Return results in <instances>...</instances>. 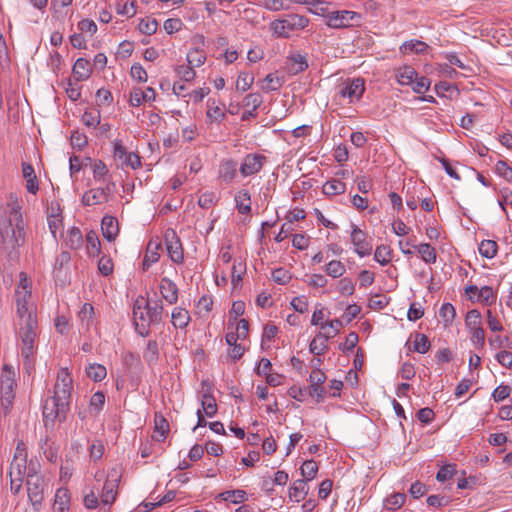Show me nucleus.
Returning a JSON list of instances; mask_svg holds the SVG:
<instances>
[{"label": "nucleus", "mask_w": 512, "mask_h": 512, "mask_svg": "<svg viewBox=\"0 0 512 512\" xmlns=\"http://www.w3.org/2000/svg\"><path fill=\"white\" fill-rule=\"evenodd\" d=\"M19 276L20 281L15 291L16 313L19 318L17 336L20 340L23 369L30 375L35 368L38 323L33 307L28 303L31 298V290L27 276L24 272H21Z\"/></svg>", "instance_id": "f257e3e1"}, {"label": "nucleus", "mask_w": 512, "mask_h": 512, "mask_svg": "<svg viewBox=\"0 0 512 512\" xmlns=\"http://www.w3.org/2000/svg\"><path fill=\"white\" fill-rule=\"evenodd\" d=\"M73 380L67 368L59 370L53 388V395L42 406L43 421L46 428H53L56 421L64 422L70 410Z\"/></svg>", "instance_id": "f03ea898"}, {"label": "nucleus", "mask_w": 512, "mask_h": 512, "mask_svg": "<svg viewBox=\"0 0 512 512\" xmlns=\"http://www.w3.org/2000/svg\"><path fill=\"white\" fill-rule=\"evenodd\" d=\"M308 24L309 19L303 15L287 14L271 22L270 29L278 38H289L294 32L306 28Z\"/></svg>", "instance_id": "7ed1b4c3"}, {"label": "nucleus", "mask_w": 512, "mask_h": 512, "mask_svg": "<svg viewBox=\"0 0 512 512\" xmlns=\"http://www.w3.org/2000/svg\"><path fill=\"white\" fill-rule=\"evenodd\" d=\"M16 386L15 372L10 365L5 364L0 376V402L4 416H7L12 409Z\"/></svg>", "instance_id": "20e7f679"}, {"label": "nucleus", "mask_w": 512, "mask_h": 512, "mask_svg": "<svg viewBox=\"0 0 512 512\" xmlns=\"http://www.w3.org/2000/svg\"><path fill=\"white\" fill-rule=\"evenodd\" d=\"M360 19L361 15L359 13L350 10H336L326 14L327 26L334 29L349 27L354 22H359Z\"/></svg>", "instance_id": "39448f33"}, {"label": "nucleus", "mask_w": 512, "mask_h": 512, "mask_svg": "<svg viewBox=\"0 0 512 512\" xmlns=\"http://www.w3.org/2000/svg\"><path fill=\"white\" fill-rule=\"evenodd\" d=\"M27 452L23 442H18L14 458L10 464V480H24L27 470Z\"/></svg>", "instance_id": "423d86ee"}, {"label": "nucleus", "mask_w": 512, "mask_h": 512, "mask_svg": "<svg viewBox=\"0 0 512 512\" xmlns=\"http://www.w3.org/2000/svg\"><path fill=\"white\" fill-rule=\"evenodd\" d=\"M166 250L173 263L181 264L184 261L182 243L174 229H167L164 234Z\"/></svg>", "instance_id": "0eeeda50"}, {"label": "nucleus", "mask_w": 512, "mask_h": 512, "mask_svg": "<svg viewBox=\"0 0 512 512\" xmlns=\"http://www.w3.org/2000/svg\"><path fill=\"white\" fill-rule=\"evenodd\" d=\"M267 157L259 153H249L243 159L239 166V172L243 177H250L259 173L265 163Z\"/></svg>", "instance_id": "6e6552de"}, {"label": "nucleus", "mask_w": 512, "mask_h": 512, "mask_svg": "<svg viewBox=\"0 0 512 512\" xmlns=\"http://www.w3.org/2000/svg\"><path fill=\"white\" fill-rule=\"evenodd\" d=\"M143 302V297L136 299L133 305V316L137 333L142 337H147L150 333L149 326L152 324H148V316Z\"/></svg>", "instance_id": "1a4fd4ad"}, {"label": "nucleus", "mask_w": 512, "mask_h": 512, "mask_svg": "<svg viewBox=\"0 0 512 512\" xmlns=\"http://www.w3.org/2000/svg\"><path fill=\"white\" fill-rule=\"evenodd\" d=\"M351 228V242L354 245L355 253L360 257L369 256L372 252V245L366 240V233L355 224H352Z\"/></svg>", "instance_id": "9d476101"}, {"label": "nucleus", "mask_w": 512, "mask_h": 512, "mask_svg": "<svg viewBox=\"0 0 512 512\" xmlns=\"http://www.w3.org/2000/svg\"><path fill=\"white\" fill-rule=\"evenodd\" d=\"M365 91V82L362 78L348 80L340 89L339 94L343 98H348L349 103L359 101Z\"/></svg>", "instance_id": "9b49d317"}, {"label": "nucleus", "mask_w": 512, "mask_h": 512, "mask_svg": "<svg viewBox=\"0 0 512 512\" xmlns=\"http://www.w3.org/2000/svg\"><path fill=\"white\" fill-rule=\"evenodd\" d=\"M0 235L4 244L9 245L11 248L19 247L24 243V229L19 226L15 229L11 221L1 229Z\"/></svg>", "instance_id": "f8f14e48"}, {"label": "nucleus", "mask_w": 512, "mask_h": 512, "mask_svg": "<svg viewBox=\"0 0 512 512\" xmlns=\"http://www.w3.org/2000/svg\"><path fill=\"white\" fill-rule=\"evenodd\" d=\"M143 305L146 309V314L148 316V324L156 325L162 321L163 318V304L162 300H145Z\"/></svg>", "instance_id": "ddd939ff"}, {"label": "nucleus", "mask_w": 512, "mask_h": 512, "mask_svg": "<svg viewBox=\"0 0 512 512\" xmlns=\"http://www.w3.org/2000/svg\"><path fill=\"white\" fill-rule=\"evenodd\" d=\"M156 92L152 87H148L145 91L140 88H134L130 92L129 103L133 107H139L144 102L154 101Z\"/></svg>", "instance_id": "4468645a"}, {"label": "nucleus", "mask_w": 512, "mask_h": 512, "mask_svg": "<svg viewBox=\"0 0 512 512\" xmlns=\"http://www.w3.org/2000/svg\"><path fill=\"white\" fill-rule=\"evenodd\" d=\"M436 480H473V478L471 476L466 478L465 471L459 474L456 464H446L438 470Z\"/></svg>", "instance_id": "2eb2a0df"}, {"label": "nucleus", "mask_w": 512, "mask_h": 512, "mask_svg": "<svg viewBox=\"0 0 512 512\" xmlns=\"http://www.w3.org/2000/svg\"><path fill=\"white\" fill-rule=\"evenodd\" d=\"M28 498L33 507L38 510L44 498V482H26Z\"/></svg>", "instance_id": "dca6fc26"}, {"label": "nucleus", "mask_w": 512, "mask_h": 512, "mask_svg": "<svg viewBox=\"0 0 512 512\" xmlns=\"http://www.w3.org/2000/svg\"><path fill=\"white\" fill-rule=\"evenodd\" d=\"M170 431L169 423L161 412L154 414V435L153 439L163 442Z\"/></svg>", "instance_id": "f3484780"}, {"label": "nucleus", "mask_w": 512, "mask_h": 512, "mask_svg": "<svg viewBox=\"0 0 512 512\" xmlns=\"http://www.w3.org/2000/svg\"><path fill=\"white\" fill-rule=\"evenodd\" d=\"M331 338L329 333L318 332L313 340L309 344L310 353L315 356H321L327 352L329 346L327 344L328 340Z\"/></svg>", "instance_id": "a211bd4d"}, {"label": "nucleus", "mask_w": 512, "mask_h": 512, "mask_svg": "<svg viewBox=\"0 0 512 512\" xmlns=\"http://www.w3.org/2000/svg\"><path fill=\"white\" fill-rule=\"evenodd\" d=\"M103 237L109 242L114 241L119 233L118 221L113 216H104L101 222Z\"/></svg>", "instance_id": "6ab92c4d"}, {"label": "nucleus", "mask_w": 512, "mask_h": 512, "mask_svg": "<svg viewBox=\"0 0 512 512\" xmlns=\"http://www.w3.org/2000/svg\"><path fill=\"white\" fill-rule=\"evenodd\" d=\"M160 293L162 297L169 303L175 304L178 301V287L168 278H163L160 283Z\"/></svg>", "instance_id": "aec40b11"}, {"label": "nucleus", "mask_w": 512, "mask_h": 512, "mask_svg": "<svg viewBox=\"0 0 512 512\" xmlns=\"http://www.w3.org/2000/svg\"><path fill=\"white\" fill-rule=\"evenodd\" d=\"M406 246H411L417 249L420 254L422 260L427 264H434L437 259V253L434 247H432L429 243H422L420 245H415L411 240L405 241Z\"/></svg>", "instance_id": "412c9836"}, {"label": "nucleus", "mask_w": 512, "mask_h": 512, "mask_svg": "<svg viewBox=\"0 0 512 512\" xmlns=\"http://www.w3.org/2000/svg\"><path fill=\"white\" fill-rule=\"evenodd\" d=\"M175 498V492L169 491L163 497L154 496V493L150 495L151 501L143 502L139 506V510L137 512H150L155 507L161 506L165 503L172 501Z\"/></svg>", "instance_id": "4be33fe9"}, {"label": "nucleus", "mask_w": 512, "mask_h": 512, "mask_svg": "<svg viewBox=\"0 0 512 512\" xmlns=\"http://www.w3.org/2000/svg\"><path fill=\"white\" fill-rule=\"evenodd\" d=\"M237 163L232 159L223 160L219 165V178L231 183L237 175Z\"/></svg>", "instance_id": "5701e85b"}, {"label": "nucleus", "mask_w": 512, "mask_h": 512, "mask_svg": "<svg viewBox=\"0 0 512 512\" xmlns=\"http://www.w3.org/2000/svg\"><path fill=\"white\" fill-rule=\"evenodd\" d=\"M77 81L87 80L92 73L91 63L84 58H78L72 68Z\"/></svg>", "instance_id": "b1692460"}, {"label": "nucleus", "mask_w": 512, "mask_h": 512, "mask_svg": "<svg viewBox=\"0 0 512 512\" xmlns=\"http://www.w3.org/2000/svg\"><path fill=\"white\" fill-rule=\"evenodd\" d=\"M428 49L429 46L425 42L417 39L406 41L400 46V52L403 54L415 53L424 55L427 53Z\"/></svg>", "instance_id": "393cba45"}, {"label": "nucleus", "mask_w": 512, "mask_h": 512, "mask_svg": "<svg viewBox=\"0 0 512 512\" xmlns=\"http://www.w3.org/2000/svg\"><path fill=\"white\" fill-rule=\"evenodd\" d=\"M191 318L189 312L182 307H175L171 314L172 325L176 329H184L188 326Z\"/></svg>", "instance_id": "a878e982"}, {"label": "nucleus", "mask_w": 512, "mask_h": 512, "mask_svg": "<svg viewBox=\"0 0 512 512\" xmlns=\"http://www.w3.org/2000/svg\"><path fill=\"white\" fill-rule=\"evenodd\" d=\"M287 68L289 73L298 74L308 68V62L305 56L301 54H293L287 60Z\"/></svg>", "instance_id": "bb28decb"}, {"label": "nucleus", "mask_w": 512, "mask_h": 512, "mask_svg": "<svg viewBox=\"0 0 512 512\" xmlns=\"http://www.w3.org/2000/svg\"><path fill=\"white\" fill-rule=\"evenodd\" d=\"M159 356L160 352L157 341L149 340L143 352L144 361L147 363L149 367H153L157 364Z\"/></svg>", "instance_id": "cd10ccee"}, {"label": "nucleus", "mask_w": 512, "mask_h": 512, "mask_svg": "<svg viewBox=\"0 0 512 512\" xmlns=\"http://www.w3.org/2000/svg\"><path fill=\"white\" fill-rule=\"evenodd\" d=\"M236 208L240 214L251 212V196L248 190L241 189L235 195Z\"/></svg>", "instance_id": "c85d7f7f"}, {"label": "nucleus", "mask_w": 512, "mask_h": 512, "mask_svg": "<svg viewBox=\"0 0 512 512\" xmlns=\"http://www.w3.org/2000/svg\"><path fill=\"white\" fill-rule=\"evenodd\" d=\"M417 76V71L411 66L400 68L396 74L398 83L403 86L413 84L414 81L417 80Z\"/></svg>", "instance_id": "c756f323"}, {"label": "nucleus", "mask_w": 512, "mask_h": 512, "mask_svg": "<svg viewBox=\"0 0 512 512\" xmlns=\"http://www.w3.org/2000/svg\"><path fill=\"white\" fill-rule=\"evenodd\" d=\"M161 247V244L158 242L150 241L147 247V252L143 259V269L147 270L152 264L156 263L160 254L158 253V249Z\"/></svg>", "instance_id": "7c9ffc66"}, {"label": "nucleus", "mask_w": 512, "mask_h": 512, "mask_svg": "<svg viewBox=\"0 0 512 512\" xmlns=\"http://www.w3.org/2000/svg\"><path fill=\"white\" fill-rule=\"evenodd\" d=\"M70 502L69 492L66 488H59L55 493L53 509L56 512H64L68 509Z\"/></svg>", "instance_id": "2f4dec72"}, {"label": "nucleus", "mask_w": 512, "mask_h": 512, "mask_svg": "<svg viewBox=\"0 0 512 512\" xmlns=\"http://www.w3.org/2000/svg\"><path fill=\"white\" fill-rule=\"evenodd\" d=\"M106 202L104 198V191L98 188L86 191L82 196V203L85 206H92Z\"/></svg>", "instance_id": "473e14b6"}, {"label": "nucleus", "mask_w": 512, "mask_h": 512, "mask_svg": "<svg viewBox=\"0 0 512 512\" xmlns=\"http://www.w3.org/2000/svg\"><path fill=\"white\" fill-rule=\"evenodd\" d=\"M40 449L49 462L55 463L57 461L58 448L48 437L40 440Z\"/></svg>", "instance_id": "72a5a7b5"}, {"label": "nucleus", "mask_w": 512, "mask_h": 512, "mask_svg": "<svg viewBox=\"0 0 512 512\" xmlns=\"http://www.w3.org/2000/svg\"><path fill=\"white\" fill-rule=\"evenodd\" d=\"M283 85V81L276 74L270 73L268 74L261 83V89L266 92L277 91Z\"/></svg>", "instance_id": "f704fd0d"}, {"label": "nucleus", "mask_w": 512, "mask_h": 512, "mask_svg": "<svg viewBox=\"0 0 512 512\" xmlns=\"http://www.w3.org/2000/svg\"><path fill=\"white\" fill-rule=\"evenodd\" d=\"M117 482H104L101 493V502L105 505L112 504L117 494Z\"/></svg>", "instance_id": "c9c22d12"}, {"label": "nucleus", "mask_w": 512, "mask_h": 512, "mask_svg": "<svg viewBox=\"0 0 512 512\" xmlns=\"http://www.w3.org/2000/svg\"><path fill=\"white\" fill-rule=\"evenodd\" d=\"M86 248L89 256L95 257L100 253V240L93 230L86 234Z\"/></svg>", "instance_id": "e433bc0d"}, {"label": "nucleus", "mask_w": 512, "mask_h": 512, "mask_svg": "<svg viewBox=\"0 0 512 512\" xmlns=\"http://www.w3.org/2000/svg\"><path fill=\"white\" fill-rule=\"evenodd\" d=\"M65 243L70 249L79 248L83 243L82 233L80 229L77 227L70 228L67 232Z\"/></svg>", "instance_id": "4c0bfd02"}, {"label": "nucleus", "mask_w": 512, "mask_h": 512, "mask_svg": "<svg viewBox=\"0 0 512 512\" xmlns=\"http://www.w3.org/2000/svg\"><path fill=\"white\" fill-rule=\"evenodd\" d=\"M217 498H221L222 500L231 502L233 504H238L245 500L246 492L241 489L227 490L218 494Z\"/></svg>", "instance_id": "58836bf2"}, {"label": "nucleus", "mask_w": 512, "mask_h": 512, "mask_svg": "<svg viewBox=\"0 0 512 512\" xmlns=\"http://www.w3.org/2000/svg\"><path fill=\"white\" fill-rule=\"evenodd\" d=\"M87 376L95 382L102 381L107 376V370L104 365L93 363L86 368Z\"/></svg>", "instance_id": "ea45409f"}, {"label": "nucleus", "mask_w": 512, "mask_h": 512, "mask_svg": "<svg viewBox=\"0 0 512 512\" xmlns=\"http://www.w3.org/2000/svg\"><path fill=\"white\" fill-rule=\"evenodd\" d=\"M345 190L346 184L338 179L329 180L323 185V192L326 195H339L344 193Z\"/></svg>", "instance_id": "a19ab883"}, {"label": "nucleus", "mask_w": 512, "mask_h": 512, "mask_svg": "<svg viewBox=\"0 0 512 512\" xmlns=\"http://www.w3.org/2000/svg\"><path fill=\"white\" fill-rule=\"evenodd\" d=\"M201 406L205 415L208 417H213L217 413L216 400L209 393H204L202 395Z\"/></svg>", "instance_id": "79ce46f5"}, {"label": "nucleus", "mask_w": 512, "mask_h": 512, "mask_svg": "<svg viewBox=\"0 0 512 512\" xmlns=\"http://www.w3.org/2000/svg\"><path fill=\"white\" fill-rule=\"evenodd\" d=\"M497 243L494 240H483L479 245V253L481 256L491 259L497 254Z\"/></svg>", "instance_id": "37998d69"}, {"label": "nucleus", "mask_w": 512, "mask_h": 512, "mask_svg": "<svg viewBox=\"0 0 512 512\" xmlns=\"http://www.w3.org/2000/svg\"><path fill=\"white\" fill-rule=\"evenodd\" d=\"M465 325L468 330L482 328L481 313L477 309L467 312L465 317Z\"/></svg>", "instance_id": "c03bdc74"}, {"label": "nucleus", "mask_w": 512, "mask_h": 512, "mask_svg": "<svg viewBox=\"0 0 512 512\" xmlns=\"http://www.w3.org/2000/svg\"><path fill=\"white\" fill-rule=\"evenodd\" d=\"M405 498H406V495L403 493L392 494L384 500V507L387 510H391V511L397 510L400 507H402V505L405 502Z\"/></svg>", "instance_id": "a18cd8bd"}, {"label": "nucleus", "mask_w": 512, "mask_h": 512, "mask_svg": "<svg viewBox=\"0 0 512 512\" xmlns=\"http://www.w3.org/2000/svg\"><path fill=\"white\" fill-rule=\"evenodd\" d=\"M430 341L425 334L416 333L415 340L413 343V351L418 352L420 354H425L430 349Z\"/></svg>", "instance_id": "49530a36"}, {"label": "nucleus", "mask_w": 512, "mask_h": 512, "mask_svg": "<svg viewBox=\"0 0 512 512\" xmlns=\"http://www.w3.org/2000/svg\"><path fill=\"white\" fill-rule=\"evenodd\" d=\"M303 480H313L318 472V465L314 460H307L301 465Z\"/></svg>", "instance_id": "de8ad7c7"}, {"label": "nucleus", "mask_w": 512, "mask_h": 512, "mask_svg": "<svg viewBox=\"0 0 512 512\" xmlns=\"http://www.w3.org/2000/svg\"><path fill=\"white\" fill-rule=\"evenodd\" d=\"M391 249L387 245H379L375 249L374 259L381 265L385 266L390 262Z\"/></svg>", "instance_id": "09e8293b"}, {"label": "nucleus", "mask_w": 512, "mask_h": 512, "mask_svg": "<svg viewBox=\"0 0 512 512\" xmlns=\"http://www.w3.org/2000/svg\"><path fill=\"white\" fill-rule=\"evenodd\" d=\"M496 300V294L492 287L483 286L480 288L476 301L483 303L484 305H491Z\"/></svg>", "instance_id": "8fccbe9b"}, {"label": "nucleus", "mask_w": 512, "mask_h": 512, "mask_svg": "<svg viewBox=\"0 0 512 512\" xmlns=\"http://www.w3.org/2000/svg\"><path fill=\"white\" fill-rule=\"evenodd\" d=\"M307 482H298V485H294L289 490V497L295 502L302 501L307 495L308 488L306 487Z\"/></svg>", "instance_id": "3c124183"}, {"label": "nucleus", "mask_w": 512, "mask_h": 512, "mask_svg": "<svg viewBox=\"0 0 512 512\" xmlns=\"http://www.w3.org/2000/svg\"><path fill=\"white\" fill-rule=\"evenodd\" d=\"M206 55L202 50L192 49L187 54V62L190 66L199 67L204 64Z\"/></svg>", "instance_id": "603ef678"}, {"label": "nucleus", "mask_w": 512, "mask_h": 512, "mask_svg": "<svg viewBox=\"0 0 512 512\" xmlns=\"http://www.w3.org/2000/svg\"><path fill=\"white\" fill-rule=\"evenodd\" d=\"M326 273L333 277V278H339L341 277L345 271V265L339 261V260H332L326 265Z\"/></svg>", "instance_id": "864d4df0"}, {"label": "nucleus", "mask_w": 512, "mask_h": 512, "mask_svg": "<svg viewBox=\"0 0 512 512\" xmlns=\"http://www.w3.org/2000/svg\"><path fill=\"white\" fill-rule=\"evenodd\" d=\"M292 1L293 0H263V7L273 12L287 10Z\"/></svg>", "instance_id": "5fc2aeb1"}, {"label": "nucleus", "mask_w": 512, "mask_h": 512, "mask_svg": "<svg viewBox=\"0 0 512 512\" xmlns=\"http://www.w3.org/2000/svg\"><path fill=\"white\" fill-rule=\"evenodd\" d=\"M175 72L177 76L185 82L192 81L195 76L196 72L194 71V68L192 66L188 65H179L175 68Z\"/></svg>", "instance_id": "6e6d98bb"}, {"label": "nucleus", "mask_w": 512, "mask_h": 512, "mask_svg": "<svg viewBox=\"0 0 512 512\" xmlns=\"http://www.w3.org/2000/svg\"><path fill=\"white\" fill-rule=\"evenodd\" d=\"M207 103V117H209L212 121L221 122L225 117L223 110L219 106L215 105L214 100L209 99Z\"/></svg>", "instance_id": "4d7b16f0"}, {"label": "nucleus", "mask_w": 512, "mask_h": 512, "mask_svg": "<svg viewBox=\"0 0 512 512\" xmlns=\"http://www.w3.org/2000/svg\"><path fill=\"white\" fill-rule=\"evenodd\" d=\"M136 1L132 0L130 3L125 2L121 3L118 2L116 5V11L119 15L127 16V17H133L136 14Z\"/></svg>", "instance_id": "13d9d810"}, {"label": "nucleus", "mask_w": 512, "mask_h": 512, "mask_svg": "<svg viewBox=\"0 0 512 512\" xmlns=\"http://www.w3.org/2000/svg\"><path fill=\"white\" fill-rule=\"evenodd\" d=\"M254 83V76L247 72H241L238 76L236 87L242 92L247 91Z\"/></svg>", "instance_id": "bf43d9fd"}, {"label": "nucleus", "mask_w": 512, "mask_h": 512, "mask_svg": "<svg viewBox=\"0 0 512 512\" xmlns=\"http://www.w3.org/2000/svg\"><path fill=\"white\" fill-rule=\"evenodd\" d=\"M158 22L155 19H141L138 29L145 35H152L157 31Z\"/></svg>", "instance_id": "052dcab7"}, {"label": "nucleus", "mask_w": 512, "mask_h": 512, "mask_svg": "<svg viewBox=\"0 0 512 512\" xmlns=\"http://www.w3.org/2000/svg\"><path fill=\"white\" fill-rule=\"evenodd\" d=\"M105 404V394L102 391L95 392L89 402L90 409L99 413Z\"/></svg>", "instance_id": "680f3d73"}, {"label": "nucleus", "mask_w": 512, "mask_h": 512, "mask_svg": "<svg viewBox=\"0 0 512 512\" xmlns=\"http://www.w3.org/2000/svg\"><path fill=\"white\" fill-rule=\"evenodd\" d=\"M439 315L446 325L452 323L456 315L454 306L451 303H444L440 308Z\"/></svg>", "instance_id": "e2e57ef3"}, {"label": "nucleus", "mask_w": 512, "mask_h": 512, "mask_svg": "<svg viewBox=\"0 0 512 512\" xmlns=\"http://www.w3.org/2000/svg\"><path fill=\"white\" fill-rule=\"evenodd\" d=\"M263 103V98L259 93H250L246 95L242 101L244 107H251L257 110Z\"/></svg>", "instance_id": "0e129e2a"}, {"label": "nucleus", "mask_w": 512, "mask_h": 512, "mask_svg": "<svg viewBox=\"0 0 512 512\" xmlns=\"http://www.w3.org/2000/svg\"><path fill=\"white\" fill-rule=\"evenodd\" d=\"M430 85H431L430 79L425 76H421V77L417 76V80H415L413 84H410V86L412 87V90L417 94H423L426 91H428L430 88Z\"/></svg>", "instance_id": "69168bd1"}, {"label": "nucleus", "mask_w": 512, "mask_h": 512, "mask_svg": "<svg viewBox=\"0 0 512 512\" xmlns=\"http://www.w3.org/2000/svg\"><path fill=\"white\" fill-rule=\"evenodd\" d=\"M272 279L280 285H285L291 280V274L284 268H276L272 271Z\"/></svg>", "instance_id": "338daca9"}, {"label": "nucleus", "mask_w": 512, "mask_h": 512, "mask_svg": "<svg viewBox=\"0 0 512 512\" xmlns=\"http://www.w3.org/2000/svg\"><path fill=\"white\" fill-rule=\"evenodd\" d=\"M495 172L500 177L504 178L507 181L512 180V168L509 167L507 162L503 160H499L495 165Z\"/></svg>", "instance_id": "774afa93"}]
</instances>
